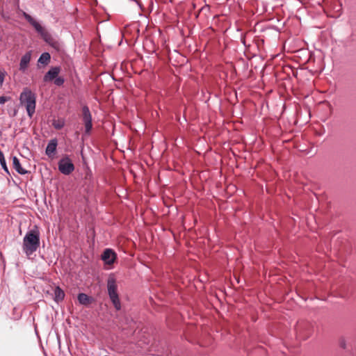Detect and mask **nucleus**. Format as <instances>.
I'll list each match as a JSON object with an SVG mask.
<instances>
[{"instance_id":"obj_1","label":"nucleus","mask_w":356,"mask_h":356,"mask_svg":"<svg viewBox=\"0 0 356 356\" xmlns=\"http://www.w3.org/2000/svg\"><path fill=\"white\" fill-rule=\"evenodd\" d=\"M40 232L37 227L26 232L23 238L22 249L26 256L29 257L40 247Z\"/></svg>"},{"instance_id":"obj_2","label":"nucleus","mask_w":356,"mask_h":356,"mask_svg":"<svg viewBox=\"0 0 356 356\" xmlns=\"http://www.w3.org/2000/svg\"><path fill=\"white\" fill-rule=\"evenodd\" d=\"M19 101L24 105L28 115L32 118L35 111L36 97L33 92L28 88H25L20 94Z\"/></svg>"},{"instance_id":"obj_3","label":"nucleus","mask_w":356,"mask_h":356,"mask_svg":"<svg viewBox=\"0 0 356 356\" xmlns=\"http://www.w3.org/2000/svg\"><path fill=\"white\" fill-rule=\"evenodd\" d=\"M107 290L109 298L115 309L118 311L121 309V302L118 293L116 280L113 275H110L107 280Z\"/></svg>"},{"instance_id":"obj_4","label":"nucleus","mask_w":356,"mask_h":356,"mask_svg":"<svg viewBox=\"0 0 356 356\" xmlns=\"http://www.w3.org/2000/svg\"><path fill=\"white\" fill-rule=\"evenodd\" d=\"M24 18L35 28V31L42 36L44 41L51 45H54V41L51 34L48 33L39 22L35 21L30 15L23 12Z\"/></svg>"},{"instance_id":"obj_5","label":"nucleus","mask_w":356,"mask_h":356,"mask_svg":"<svg viewBox=\"0 0 356 356\" xmlns=\"http://www.w3.org/2000/svg\"><path fill=\"white\" fill-rule=\"evenodd\" d=\"M59 171L65 175L71 174L74 170V165L68 156L61 159L58 162Z\"/></svg>"},{"instance_id":"obj_6","label":"nucleus","mask_w":356,"mask_h":356,"mask_svg":"<svg viewBox=\"0 0 356 356\" xmlns=\"http://www.w3.org/2000/svg\"><path fill=\"white\" fill-rule=\"evenodd\" d=\"M83 121L85 124L86 132L89 133L92 129V116L88 106H85L82 108Z\"/></svg>"},{"instance_id":"obj_7","label":"nucleus","mask_w":356,"mask_h":356,"mask_svg":"<svg viewBox=\"0 0 356 356\" xmlns=\"http://www.w3.org/2000/svg\"><path fill=\"white\" fill-rule=\"evenodd\" d=\"M102 259L106 264H113L116 259V254L111 249H106L102 255Z\"/></svg>"},{"instance_id":"obj_8","label":"nucleus","mask_w":356,"mask_h":356,"mask_svg":"<svg viewBox=\"0 0 356 356\" xmlns=\"http://www.w3.org/2000/svg\"><path fill=\"white\" fill-rule=\"evenodd\" d=\"M31 58V51H29L26 52L21 58L19 63V70L22 72H25L26 70L29 67V64L30 63Z\"/></svg>"},{"instance_id":"obj_9","label":"nucleus","mask_w":356,"mask_h":356,"mask_svg":"<svg viewBox=\"0 0 356 356\" xmlns=\"http://www.w3.org/2000/svg\"><path fill=\"white\" fill-rule=\"evenodd\" d=\"M60 69L59 67H54L51 68L44 76V81H51L55 79L60 73Z\"/></svg>"},{"instance_id":"obj_10","label":"nucleus","mask_w":356,"mask_h":356,"mask_svg":"<svg viewBox=\"0 0 356 356\" xmlns=\"http://www.w3.org/2000/svg\"><path fill=\"white\" fill-rule=\"evenodd\" d=\"M58 142L56 139H52L51 140L49 143L47 144V146L46 147V154L49 157H51L54 156L56 151Z\"/></svg>"},{"instance_id":"obj_11","label":"nucleus","mask_w":356,"mask_h":356,"mask_svg":"<svg viewBox=\"0 0 356 356\" xmlns=\"http://www.w3.org/2000/svg\"><path fill=\"white\" fill-rule=\"evenodd\" d=\"M13 166L14 169L20 175H25L28 172L27 170L22 167L19 160L16 156L13 157Z\"/></svg>"},{"instance_id":"obj_12","label":"nucleus","mask_w":356,"mask_h":356,"mask_svg":"<svg viewBox=\"0 0 356 356\" xmlns=\"http://www.w3.org/2000/svg\"><path fill=\"white\" fill-rule=\"evenodd\" d=\"M64 291L59 286H56L54 289V300L59 302L64 299Z\"/></svg>"},{"instance_id":"obj_13","label":"nucleus","mask_w":356,"mask_h":356,"mask_svg":"<svg viewBox=\"0 0 356 356\" xmlns=\"http://www.w3.org/2000/svg\"><path fill=\"white\" fill-rule=\"evenodd\" d=\"M78 300L80 304L83 305H89L90 303H91L92 298L90 296H88V295H86V293H79L78 296Z\"/></svg>"},{"instance_id":"obj_14","label":"nucleus","mask_w":356,"mask_h":356,"mask_svg":"<svg viewBox=\"0 0 356 356\" xmlns=\"http://www.w3.org/2000/svg\"><path fill=\"white\" fill-rule=\"evenodd\" d=\"M51 56L49 53L44 52L41 54L38 59V63L42 64V65H47L49 62L50 61Z\"/></svg>"},{"instance_id":"obj_15","label":"nucleus","mask_w":356,"mask_h":356,"mask_svg":"<svg viewBox=\"0 0 356 356\" xmlns=\"http://www.w3.org/2000/svg\"><path fill=\"white\" fill-rule=\"evenodd\" d=\"M0 163H1L3 169L6 172H8V167L6 165V160H5V158H4V155H3V152H1V149H0Z\"/></svg>"},{"instance_id":"obj_16","label":"nucleus","mask_w":356,"mask_h":356,"mask_svg":"<svg viewBox=\"0 0 356 356\" xmlns=\"http://www.w3.org/2000/svg\"><path fill=\"white\" fill-rule=\"evenodd\" d=\"M64 124V121L62 120H54L53 122V126L56 129H60L61 128L63 127Z\"/></svg>"},{"instance_id":"obj_17","label":"nucleus","mask_w":356,"mask_h":356,"mask_svg":"<svg viewBox=\"0 0 356 356\" xmlns=\"http://www.w3.org/2000/svg\"><path fill=\"white\" fill-rule=\"evenodd\" d=\"M54 83H55V85H56L58 86H60L64 83V79L60 76H58V77L57 76L54 79Z\"/></svg>"},{"instance_id":"obj_18","label":"nucleus","mask_w":356,"mask_h":356,"mask_svg":"<svg viewBox=\"0 0 356 356\" xmlns=\"http://www.w3.org/2000/svg\"><path fill=\"white\" fill-rule=\"evenodd\" d=\"M8 99H9L8 97H4V96L0 97V104H3Z\"/></svg>"},{"instance_id":"obj_19","label":"nucleus","mask_w":356,"mask_h":356,"mask_svg":"<svg viewBox=\"0 0 356 356\" xmlns=\"http://www.w3.org/2000/svg\"><path fill=\"white\" fill-rule=\"evenodd\" d=\"M4 80V76L3 74L0 73V84L1 85Z\"/></svg>"},{"instance_id":"obj_20","label":"nucleus","mask_w":356,"mask_h":356,"mask_svg":"<svg viewBox=\"0 0 356 356\" xmlns=\"http://www.w3.org/2000/svg\"><path fill=\"white\" fill-rule=\"evenodd\" d=\"M341 346L342 348H343L346 347L345 341H341Z\"/></svg>"}]
</instances>
